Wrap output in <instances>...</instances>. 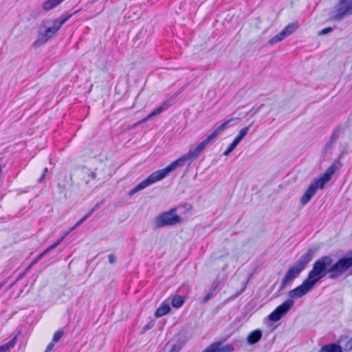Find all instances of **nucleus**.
Masks as SVG:
<instances>
[{
  "instance_id": "1",
  "label": "nucleus",
  "mask_w": 352,
  "mask_h": 352,
  "mask_svg": "<svg viewBox=\"0 0 352 352\" xmlns=\"http://www.w3.org/2000/svg\"><path fill=\"white\" fill-rule=\"evenodd\" d=\"M351 267L352 251L347 252L333 264L331 256H322L314 262L312 269L302 284L289 292L288 296L291 300L300 298L309 292L327 274L330 279H335Z\"/></svg>"
},
{
  "instance_id": "2",
  "label": "nucleus",
  "mask_w": 352,
  "mask_h": 352,
  "mask_svg": "<svg viewBox=\"0 0 352 352\" xmlns=\"http://www.w3.org/2000/svg\"><path fill=\"white\" fill-rule=\"evenodd\" d=\"M230 122V120H227L222 123L197 146L190 148L187 153L173 161L166 167L151 173L145 179L142 180L135 187L131 189L129 192V195L132 196L135 193L144 190L150 185L162 180L171 172L174 171L177 167H182L186 163H188V165H190L191 163L204 151L206 146L210 143L214 141V140L228 127Z\"/></svg>"
},
{
  "instance_id": "3",
  "label": "nucleus",
  "mask_w": 352,
  "mask_h": 352,
  "mask_svg": "<svg viewBox=\"0 0 352 352\" xmlns=\"http://www.w3.org/2000/svg\"><path fill=\"white\" fill-rule=\"evenodd\" d=\"M315 252L316 250L309 248L289 267L281 280L279 291L283 290L287 285L292 284L296 278L299 277L300 273L307 267V265L314 257Z\"/></svg>"
},
{
  "instance_id": "4",
  "label": "nucleus",
  "mask_w": 352,
  "mask_h": 352,
  "mask_svg": "<svg viewBox=\"0 0 352 352\" xmlns=\"http://www.w3.org/2000/svg\"><path fill=\"white\" fill-rule=\"evenodd\" d=\"M342 164L339 159L336 160L331 165L325 170L324 173L318 179L312 182L305 192L300 198V204L305 205L309 203L315 195L318 188H322L326 183H327L332 177L337 169L340 168Z\"/></svg>"
},
{
  "instance_id": "5",
  "label": "nucleus",
  "mask_w": 352,
  "mask_h": 352,
  "mask_svg": "<svg viewBox=\"0 0 352 352\" xmlns=\"http://www.w3.org/2000/svg\"><path fill=\"white\" fill-rule=\"evenodd\" d=\"M59 30L52 19L43 20L39 27L37 38L33 45L40 46L47 43L58 33Z\"/></svg>"
},
{
  "instance_id": "6",
  "label": "nucleus",
  "mask_w": 352,
  "mask_h": 352,
  "mask_svg": "<svg viewBox=\"0 0 352 352\" xmlns=\"http://www.w3.org/2000/svg\"><path fill=\"white\" fill-rule=\"evenodd\" d=\"M182 219L177 214V208H174L156 217L155 224L157 228L172 226L181 223Z\"/></svg>"
},
{
  "instance_id": "7",
  "label": "nucleus",
  "mask_w": 352,
  "mask_h": 352,
  "mask_svg": "<svg viewBox=\"0 0 352 352\" xmlns=\"http://www.w3.org/2000/svg\"><path fill=\"white\" fill-rule=\"evenodd\" d=\"M350 15H352V0H339L335 10L330 12L329 19L340 21Z\"/></svg>"
},
{
  "instance_id": "8",
  "label": "nucleus",
  "mask_w": 352,
  "mask_h": 352,
  "mask_svg": "<svg viewBox=\"0 0 352 352\" xmlns=\"http://www.w3.org/2000/svg\"><path fill=\"white\" fill-rule=\"evenodd\" d=\"M294 304V302L293 300L287 299L280 305L278 306L268 316L269 320L273 322H277L292 309Z\"/></svg>"
},
{
  "instance_id": "9",
  "label": "nucleus",
  "mask_w": 352,
  "mask_h": 352,
  "mask_svg": "<svg viewBox=\"0 0 352 352\" xmlns=\"http://www.w3.org/2000/svg\"><path fill=\"white\" fill-rule=\"evenodd\" d=\"M190 336L187 331L183 330L179 331L175 336L177 343L173 345L171 352H178L182 349V347L187 342Z\"/></svg>"
},
{
  "instance_id": "10",
  "label": "nucleus",
  "mask_w": 352,
  "mask_h": 352,
  "mask_svg": "<svg viewBox=\"0 0 352 352\" xmlns=\"http://www.w3.org/2000/svg\"><path fill=\"white\" fill-rule=\"evenodd\" d=\"M234 347L232 344L221 346L219 342H213L201 352H232Z\"/></svg>"
},
{
  "instance_id": "11",
  "label": "nucleus",
  "mask_w": 352,
  "mask_h": 352,
  "mask_svg": "<svg viewBox=\"0 0 352 352\" xmlns=\"http://www.w3.org/2000/svg\"><path fill=\"white\" fill-rule=\"evenodd\" d=\"M63 237L58 239L57 241L54 243L52 245L49 246L47 249H45L43 252L38 254L35 259L32 261L30 265L26 268V272H28L37 262H38L45 255H46L50 250L56 248L63 241Z\"/></svg>"
},
{
  "instance_id": "12",
  "label": "nucleus",
  "mask_w": 352,
  "mask_h": 352,
  "mask_svg": "<svg viewBox=\"0 0 352 352\" xmlns=\"http://www.w3.org/2000/svg\"><path fill=\"white\" fill-rule=\"evenodd\" d=\"M80 175L86 184H88L91 180L96 178V173L85 167L80 169Z\"/></svg>"
},
{
  "instance_id": "13",
  "label": "nucleus",
  "mask_w": 352,
  "mask_h": 352,
  "mask_svg": "<svg viewBox=\"0 0 352 352\" xmlns=\"http://www.w3.org/2000/svg\"><path fill=\"white\" fill-rule=\"evenodd\" d=\"M262 337V331L259 329H256L252 331L247 337V342L250 344H254L257 343Z\"/></svg>"
},
{
  "instance_id": "14",
  "label": "nucleus",
  "mask_w": 352,
  "mask_h": 352,
  "mask_svg": "<svg viewBox=\"0 0 352 352\" xmlns=\"http://www.w3.org/2000/svg\"><path fill=\"white\" fill-rule=\"evenodd\" d=\"M170 311V307L169 303L163 302L155 311V316L157 318H160L165 316Z\"/></svg>"
},
{
  "instance_id": "15",
  "label": "nucleus",
  "mask_w": 352,
  "mask_h": 352,
  "mask_svg": "<svg viewBox=\"0 0 352 352\" xmlns=\"http://www.w3.org/2000/svg\"><path fill=\"white\" fill-rule=\"evenodd\" d=\"M318 352H343L342 348L336 344L331 343L328 344H325L321 347V349L318 351Z\"/></svg>"
},
{
  "instance_id": "16",
  "label": "nucleus",
  "mask_w": 352,
  "mask_h": 352,
  "mask_svg": "<svg viewBox=\"0 0 352 352\" xmlns=\"http://www.w3.org/2000/svg\"><path fill=\"white\" fill-rule=\"evenodd\" d=\"M64 0H45L43 3V10L50 11L58 6Z\"/></svg>"
},
{
  "instance_id": "17",
  "label": "nucleus",
  "mask_w": 352,
  "mask_h": 352,
  "mask_svg": "<svg viewBox=\"0 0 352 352\" xmlns=\"http://www.w3.org/2000/svg\"><path fill=\"white\" fill-rule=\"evenodd\" d=\"M77 11H75L74 13L71 14H65L62 15V16L59 19H52L53 23L56 24L59 29L62 27L63 24H65L74 14H76Z\"/></svg>"
},
{
  "instance_id": "18",
  "label": "nucleus",
  "mask_w": 352,
  "mask_h": 352,
  "mask_svg": "<svg viewBox=\"0 0 352 352\" xmlns=\"http://www.w3.org/2000/svg\"><path fill=\"white\" fill-rule=\"evenodd\" d=\"M77 11H75L74 13L71 14H65L62 15V16L59 19H52L53 23L56 24L59 29L62 27L63 24H65L74 14H76Z\"/></svg>"
},
{
  "instance_id": "19",
  "label": "nucleus",
  "mask_w": 352,
  "mask_h": 352,
  "mask_svg": "<svg viewBox=\"0 0 352 352\" xmlns=\"http://www.w3.org/2000/svg\"><path fill=\"white\" fill-rule=\"evenodd\" d=\"M171 104L172 102L170 100L165 101L164 103H162L161 105L157 107L153 111H152V115L156 116L157 114H160L162 111L168 109L171 106Z\"/></svg>"
},
{
  "instance_id": "20",
  "label": "nucleus",
  "mask_w": 352,
  "mask_h": 352,
  "mask_svg": "<svg viewBox=\"0 0 352 352\" xmlns=\"http://www.w3.org/2000/svg\"><path fill=\"white\" fill-rule=\"evenodd\" d=\"M16 342V337H14L8 342L1 345L0 346V352H9L10 350L14 346Z\"/></svg>"
},
{
  "instance_id": "21",
  "label": "nucleus",
  "mask_w": 352,
  "mask_h": 352,
  "mask_svg": "<svg viewBox=\"0 0 352 352\" xmlns=\"http://www.w3.org/2000/svg\"><path fill=\"white\" fill-rule=\"evenodd\" d=\"M172 305L175 308L181 307L184 303V298L181 296H174L172 299Z\"/></svg>"
},
{
  "instance_id": "22",
  "label": "nucleus",
  "mask_w": 352,
  "mask_h": 352,
  "mask_svg": "<svg viewBox=\"0 0 352 352\" xmlns=\"http://www.w3.org/2000/svg\"><path fill=\"white\" fill-rule=\"evenodd\" d=\"M298 28V24L296 23H289L287 25L283 31L284 32L286 36L291 35L294 33Z\"/></svg>"
},
{
  "instance_id": "23",
  "label": "nucleus",
  "mask_w": 352,
  "mask_h": 352,
  "mask_svg": "<svg viewBox=\"0 0 352 352\" xmlns=\"http://www.w3.org/2000/svg\"><path fill=\"white\" fill-rule=\"evenodd\" d=\"M286 36V35L285 34L284 32L282 30L281 32H280L278 34H277L276 36H274V37H272L270 41H269V43L270 45H274L280 41H281L282 40H283Z\"/></svg>"
},
{
  "instance_id": "24",
  "label": "nucleus",
  "mask_w": 352,
  "mask_h": 352,
  "mask_svg": "<svg viewBox=\"0 0 352 352\" xmlns=\"http://www.w3.org/2000/svg\"><path fill=\"white\" fill-rule=\"evenodd\" d=\"M333 144L334 143H333L330 141H329L328 142L326 143V144L324 145L323 150H322V154L324 156L327 155L328 154L331 153V151L333 150Z\"/></svg>"
},
{
  "instance_id": "25",
  "label": "nucleus",
  "mask_w": 352,
  "mask_h": 352,
  "mask_svg": "<svg viewBox=\"0 0 352 352\" xmlns=\"http://www.w3.org/2000/svg\"><path fill=\"white\" fill-rule=\"evenodd\" d=\"M64 334V332L62 329H59L57 331H56L53 336V342H58L60 338L63 337Z\"/></svg>"
},
{
  "instance_id": "26",
  "label": "nucleus",
  "mask_w": 352,
  "mask_h": 352,
  "mask_svg": "<svg viewBox=\"0 0 352 352\" xmlns=\"http://www.w3.org/2000/svg\"><path fill=\"white\" fill-rule=\"evenodd\" d=\"M236 147V146L232 142L229 146L227 148V149L223 152V155H228L232 151H234V149Z\"/></svg>"
},
{
  "instance_id": "27",
  "label": "nucleus",
  "mask_w": 352,
  "mask_h": 352,
  "mask_svg": "<svg viewBox=\"0 0 352 352\" xmlns=\"http://www.w3.org/2000/svg\"><path fill=\"white\" fill-rule=\"evenodd\" d=\"M339 137V130H334L329 141L334 143Z\"/></svg>"
},
{
  "instance_id": "28",
  "label": "nucleus",
  "mask_w": 352,
  "mask_h": 352,
  "mask_svg": "<svg viewBox=\"0 0 352 352\" xmlns=\"http://www.w3.org/2000/svg\"><path fill=\"white\" fill-rule=\"evenodd\" d=\"M344 350L346 351L352 352V338H350L346 343L344 344Z\"/></svg>"
},
{
  "instance_id": "29",
  "label": "nucleus",
  "mask_w": 352,
  "mask_h": 352,
  "mask_svg": "<svg viewBox=\"0 0 352 352\" xmlns=\"http://www.w3.org/2000/svg\"><path fill=\"white\" fill-rule=\"evenodd\" d=\"M250 126L242 128L240 130V131H239L238 135H241L242 138H244L248 134V133L249 131V129H250Z\"/></svg>"
},
{
  "instance_id": "30",
  "label": "nucleus",
  "mask_w": 352,
  "mask_h": 352,
  "mask_svg": "<svg viewBox=\"0 0 352 352\" xmlns=\"http://www.w3.org/2000/svg\"><path fill=\"white\" fill-rule=\"evenodd\" d=\"M333 30V28L331 27H328V28H325L322 30H321L319 32H318V35H324V34H327L331 32H332Z\"/></svg>"
},
{
  "instance_id": "31",
  "label": "nucleus",
  "mask_w": 352,
  "mask_h": 352,
  "mask_svg": "<svg viewBox=\"0 0 352 352\" xmlns=\"http://www.w3.org/2000/svg\"><path fill=\"white\" fill-rule=\"evenodd\" d=\"M108 259H109V262L111 263V264H113L116 263V257L114 254H110L108 255Z\"/></svg>"
},
{
  "instance_id": "32",
  "label": "nucleus",
  "mask_w": 352,
  "mask_h": 352,
  "mask_svg": "<svg viewBox=\"0 0 352 352\" xmlns=\"http://www.w3.org/2000/svg\"><path fill=\"white\" fill-rule=\"evenodd\" d=\"M243 139L241 135H238L234 140H233V143L237 146L239 142Z\"/></svg>"
},
{
  "instance_id": "33",
  "label": "nucleus",
  "mask_w": 352,
  "mask_h": 352,
  "mask_svg": "<svg viewBox=\"0 0 352 352\" xmlns=\"http://www.w3.org/2000/svg\"><path fill=\"white\" fill-rule=\"evenodd\" d=\"M243 139L241 135H238L234 140H233V143L237 146L239 142Z\"/></svg>"
},
{
  "instance_id": "34",
  "label": "nucleus",
  "mask_w": 352,
  "mask_h": 352,
  "mask_svg": "<svg viewBox=\"0 0 352 352\" xmlns=\"http://www.w3.org/2000/svg\"><path fill=\"white\" fill-rule=\"evenodd\" d=\"M86 219H84V217H82L81 219H80L74 226V227L72 228V230H74V229H76L77 227H78L80 225H81L84 221H85Z\"/></svg>"
},
{
  "instance_id": "35",
  "label": "nucleus",
  "mask_w": 352,
  "mask_h": 352,
  "mask_svg": "<svg viewBox=\"0 0 352 352\" xmlns=\"http://www.w3.org/2000/svg\"><path fill=\"white\" fill-rule=\"evenodd\" d=\"M212 298V294L211 293H208L204 297V298L203 300V302H206L208 301L209 300H210Z\"/></svg>"
},
{
  "instance_id": "36",
  "label": "nucleus",
  "mask_w": 352,
  "mask_h": 352,
  "mask_svg": "<svg viewBox=\"0 0 352 352\" xmlns=\"http://www.w3.org/2000/svg\"><path fill=\"white\" fill-rule=\"evenodd\" d=\"M54 346V344L53 342H51L48 344V346L46 348L45 352H50Z\"/></svg>"
},
{
  "instance_id": "37",
  "label": "nucleus",
  "mask_w": 352,
  "mask_h": 352,
  "mask_svg": "<svg viewBox=\"0 0 352 352\" xmlns=\"http://www.w3.org/2000/svg\"><path fill=\"white\" fill-rule=\"evenodd\" d=\"M95 211L91 208L83 217L84 219H87Z\"/></svg>"
},
{
  "instance_id": "38",
  "label": "nucleus",
  "mask_w": 352,
  "mask_h": 352,
  "mask_svg": "<svg viewBox=\"0 0 352 352\" xmlns=\"http://www.w3.org/2000/svg\"><path fill=\"white\" fill-rule=\"evenodd\" d=\"M95 211L91 208L83 217L84 219H87Z\"/></svg>"
},
{
  "instance_id": "39",
  "label": "nucleus",
  "mask_w": 352,
  "mask_h": 352,
  "mask_svg": "<svg viewBox=\"0 0 352 352\" xmlns=\"http://www.w3.org/2000/svg\"><path fill=\"white\" fill-rule=\"evenodd\" d=\"M245 287L246 286L244 285L243 287L239 292H237L235 295H234V297H237L239 296L240 294H241L245 289Z\"/></svg>"
},
{
  "instance_id": "40",
  "label": "nucleus",
  "mask_w": 352,
  "mask_h": 352,
  "mask_svg": "<svg viewBox=\"0 0 352 352\" xmlns=\"http://www.w3.org/2000/svg\"><path fill=\"white\" fill-rule=\"evenodd\" d=\"M28 272H26V270L22 273L21 274L18 278H16V281H18L20 279L23 278V276L25 275V274L27 273Z\"/></svg>"
},
{
  "instance_id": "41",
  "label": "nucleus",
  "mask_w": 352,
  "mask_h": 352,
  "mask_svg": "<svg viewBox=\"0 0 352 352\" xmlns=\"http://www.w3.org/2000/svg\"><path fill=\"white\" fill-rule=\"evenodd\" d=\"M39 14V11L38 10H35V11H32V14H31V16L34 18H36Z\"/></svg>"
},
{
  "instance_id": "42",
  "label": "nucleus",
  "mask_w": 352,
  "mask_h": 352,
  "mask_svg": "<svg viewBox=\"0 0 352 352\" xmlns=\"http://www.w3.org/2000/svg\"><path fill=\"white\" fill-rule=\"evenodd\" d=\"M101 206V204L100 203H97L94 206V208H92L94 211H96L97 209L100 208V207Z\"/></svg>"
},
{
  "instance_id": "43",
  "label": "nucleus",
  "mask_w": 352,
  "mask_h": 352,
  "mask_svg": "<svg viewBox=\"0 0 352 352\" xmlns=\"http://www.w3.org/2000/svg\"><path fill=\"white\" fill-rule=\"evenodd\" d=\"M155 116V115H152V112L148 114L145 118H144V120H150L152 117Z\"/></svg>"
},
{
  "instance_id": "44",
  "label": "nucleus",
  "mask_w": 352,
  "mask_h": 352,
  "mask_svg": "<svg viewBox=\"0 0 352 352\" xmlns=\"http://www.w3.org/2000/svg\"><path fill=\"white\" fill-rule=\"evenodd\" d=\"M17 281L14 280L13 283H12L7 288V290L10 289L16 283Z\"/></svg>"
},
{
  "instance_id": "45",
  "label": "nucleus",
  "mask_w": 352,
  "mask_h": 352,
  "mask_svg": "<svg viewBox=\"0 0 352 352\" xmlns=\"http://www.w3.org/2000/svg\"><path fill=\"white\" fill-rule=\"evenodd\" d=\"M47 171V168H45L44 169V173L42 175V176L41 177V178L39 179V182H41L45 177V173Z\"/></svg>"
},
{
  "instance_id": "46",
  "label": "nucleus",
  "mask_w": 352,
  "mask_h": 352,
  "mask_svg": "<svg viewBox=\"0 0 352 352\" xmlns=\"http://www.w3.org/2000/svg\"><path fill=\"white\" fill-rule=\"evenodd\" d=\"M5 283H6L5 281H3V282L0 283V289L3 287V286L4 285Z\"/></svg>"
},
{
  "instance_id": "47",
  "label": "nucleus",
  "mask_w": 352,
  "mask_h": 352,
  "mask_svg": "<svg viewBox=\"0 0 352 352\" xmlns=\"http://www.w3.org/2000/svg\"><path fill=\"white\" fill-rule=\"evenodd\" d=\"M263 106V104L260 105V106L257 108V109L256 110V111H255V112H256H256H258V111L261 109V107H262Z\"/></svg>"
}]
</instances>
